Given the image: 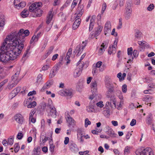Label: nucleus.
Masks as SVG:
<instances>
[{"label":"nucleus","mask_w":155,"mask_h":155,"mask_svg":"<svg viewBox=\"0 0 155 155\" xmlns=\"http://www.w3.org/2000/svg\"><path fill=\"white\" fill-rule=\"evenodd\" d=\"M29 34L28 30L21 29L8 35L0 47V61L6 63L15 60L24 48L25 37Z\"/></svg>","instance_id":"obj_1"},{"label":"nucleus","mask_w":155,"mask_h":155,"mask_svg":"<svg viewBox=\"0 0 155 155\" xmlns=\"http://www.w3.org/2000/svg\"><path fill=\"white\" fill-rule=\"evenodd\" d=\"M105 84L106 87L107 89V97L109 98L111 96V94L114 91V86L112 83L108 79H106L105 81Z\"/></svg>","instance_id":"obj_2"},{"label":"nucleus","mask_w":155,"mask_h":155,"mask_svg":"<svg viewBox=\"0 0 155 155\" xmlns=\"http://www.w3.org/2000/svg\"><path fill=\"white\" fill-rule=\"evenodd\" d=\"M135 153L136 155H153L151 149L149 147L143 149H138L135 151Z\"/></svg>","instance_id":"obj_3"},{"label":"nucleus","mask_w":155,"mask_h":155,"mask_svg":"<svg viewBox=\"0 0 155 155\" xmlns=\"http://www.w3.org/2000/svg\"><path fill=\"white\" fill-rule=\"evenodd\" d=\"M131 4L127 2L126 5L124 16L125 19L128 20L130 19L132 14V10L131 8Z\"/></svg>","instance_id":"obj_4"},{"label":"nucleus","mask_w":155,"mask_h":155,"mask_svg":"<svg viewBox=\"0 0 155 155\" xmlns=\"http://www.w3.org/2000/svg\"><path fill=\"white\" fill-rule=\"evenodd\" d=\"M91 91L92 94L90 95L89 98L91 100H93L94 98L96 99L97 95V84L96 81L92 82L91 84Z\"/></svg>","instance_id":"obj_5"},{"label":"nucleus","mask_w":155,"mask_h":155,"mask_svg":"<svg viewBox=\"0 0 155 155\" xmlns=\"http://www.w3.org/2000/svg\"><path fill=\"white\" fill-rule=\"evenodd\" d=\"M97 99V97H96ZM94 100H91V105L88 106L87 107V110L88 112H96V105H97V99L94 98Z\"/></svg>","instance_id":"obj_6"},{"label":"nucleus","mask_w":155,"mask_h":155,"mask_svg":"<svg viewBox=\"0 0 155 155\" xmlns=\"http://www.w3.org/2000/svg\"><path fill=\"white\" fill-rule=\"evenodd\" d=\"M109 41L108 40L104 41L101 46L98 52V54L99 55H102L105 50L108 46Z\"/></svg>","instance_id":"obj_7"},{"label":"nucleus","mask_w":155,"mask_h":155,"mask_svg":"<svg viewBox=\"0 0 155 155\" xmlns=\"http://www.w3.org/2000/svg\"><path fill=\"white\" fill-rule=\"evenodd\" d=\"M42 6L41 2H36L32 4L29 7V10L30 12H33L38 8H40Z\"/></svg>","instance_id":"obj_8"},{"label":"nucleus","mask_w":155,"mask_h":155,"mask_svg":"<svg viewBox=\"0 0 155 155\" xmlns=\"http://www.w3.org/2000/svg\"><path fill=\"white\" fill-rule=\"evenodd\" d=\"M81 0H80L77 9V16L76 18L80 17L83 13L84 10L83 9L84 6L81 4Z\"/></svg>","instance_id":"obj_9"},{"label":"nucleus","mask_w":155,"mask_h":155,"mask_svg":"<svg viewBox=\"0 0 155 155\" xmlns=\"http://www.w3.org/2000/svg\"><path fill=\"white\" fill-rule=\"evenodd\" d=\"M111 25L110 22L107 21L106 23L104 30V33L105 35H107V34L110 33L111 31Z\"/></svg>","instance_id":"obj_10"},{"label":"nucleus","mask_w":155,"mask_h":155,"mask_svg":"<svg viewBox=\"0 0 155 155\" xmlns=\"http://www.w3.org/2000/svg\"><path fill=\"white\" fill-rule=\"evenodd\" d=\"M14 118L16 121L20 124H22L24 120L23 116L19 114H16L14 116Z\"/></svg>","instance_id":"obj_11"},{"label":"nucleus","mask_w":155,"mask_h":155,"mask_svg":"<svg viewBox=\"0 0 155 155\" xmlns=\"http://www.w3.org/2000/svg\"><path fill=\"white\" fill-rule=\"evenodd\" d=\"M40 8H38L34 12L32 13L31 15L34 17H40L42 15V11Z\"/></svg>","instance_id":"obj_12"},{"label":"nucleus","mask_w":155,"mask_h":155,"mask_svg":"<svg viewBox=\"0 0 155 155\" xmlns=\"http://www.w3.org/2000/svg\"><path fill=\"white\" fill-rule=\"evenodd\" d=\"M106 133L110 137H116L118 136L115 133L114 130L110 127H108Z\"/></svg>","instance_id":"obj_13"},{"label":"nucleus","mask_w":155,"mask_h":155,"mask_svg":"<svg viewBox=\"0 0 155 155\" xmlns=\"http://www.w3.org/2000/svg\"><path fill=\"white\" fill-rule=\"evenodd\" d=\"M65 118L67 122L69 124V126L74 124V120L71 117L68 113L67 114V115L65 114Z\"/></svg>","instance_id":"obj_14"},{"label":"nucleus","mask_w":155,"mask_h":155,"mask_svg":"<svg viewBox=\"0 0 155 155\" xmlns=\"http://www.w3.org/2000/svg\"><path fill=\"white\" fill-rule=\"evenodd\" d=\"M53 11V8L51 9L47 15L46 18V23L48 24H49L53 18V15L52 14Z\"/></svg>","instance_id":"obj_15"},{"label":"nucleus","mask_w":155,"mask_h":155,"mask_svg":"<svg viewBox=\"0 0 155 155\" xmlns=\"http://www.w3.org/2000/svg\"><path fill=\"white\" fill-rule=\"evenodd\" d=\"M133 52V48L132 47L127 49V54L129 56V59L127 61V63H129V61L132 62L134 59V57L132 56Z\"/></svg>","instance_id":"obj_16"},{"label":"nucleus","mask_w":155,"mask_h":155,"mask_svg":"<svg viewBox=\"0 0 155 155\" xmlns=\"http://www.w3.org/2000/svg\"><path fill=\"white\" fill-rule=\"evenodd\" d=\"M77 18L72 25V28L74 30L77 28L81 23V19L79 18Z\"/></svg>","instance_id":"obj_17"},{"label":"nucleus","mask_w":155,"mask_h":155,"mask_svg":"<svg viewBox=\"0 0 155 155\" xmlns=\"http://www.w3.org/2000/svg\"><path fill=\"white\" fill-rule=\"evenodd\" d=\"M153 120V118L152 114L151 113H150L147 115V117L146 123L149 125L152 124Z\"/></svg>","instance_id":"obj_18"},{"label":"nucleus","mask_w":155,"mask_h":155,"mask_svg":"<svg viewBox=\"0 0 155 155\" xmlns=\"http://www.w3.org/2000/svg\"><path fill=\"white\" fill-rule=\"evenodd\" d=\"M20 74V71H17L15 74L12 76V80L15 82H17L18 83L19 81V79L18 78L19 75Z\"/></svg>","instance_id":"obj_19"},{"label":"nucleus","mask_w":155,"mask_h":155,"mask_svg":"<svg viewBox=\"0 0 155 155\" xmlns=\"http://www.w3.org/2000/svg\"><path fill=\"white\" fill-rule=\"evenodd\" d=\"M41 148L40 147L38 146L34 148L32 155H40L41 153Z\"/></svg>","instance_id":"obj_20"},{"label":"nucleus","mask_w":155,"mask_h":155,"mask_svg":"<svg viewBox=\"0 0 155 155\" xmlns=\"http://www.w3.org/2000/svg\"><path fill=\"white\" fill-rule=\"evenodd\" d=\"M94 38H95L96 39H97V30L95 28L91 33L89 36L90 39H92Z\"/></svg>","instance_id":"obj_21"},{"label":"nucleus","mask_w":155,"mask_h":155,"mask_svg":"<svg viewBox=\"0 0 155 155\" xmlns=\"http://www.w3.org/2000/svg\"><path fill=\"white\" fill-rule=\"evenodd\" d=\"M57 111L55 107L50 109V111L49 115L52 117H56V115Z\"/></svg>","instance_id":"obj_22"},{"label":"nucleus","mask_w":155,"mask_h":155,"mask_svg":"<svg viewBox=\"0 0 155 155\" xmlns=\"http://www.w3.org/2000/svg\"><path fill=\"white\" fill-rule=\"evenodd\" d=\"M76 50L77 51V56H79L81 53L84 49L82 47L80 44L77 46L76 48Z\"/></svg>","instance_id":"obj_23"},{"label":"nucleus","mask_w":155,"mask_h":155,"mask_svg":"<svg viewBox=\"0 0 155 155\" xmlns=\"http://www.w3.org/2000/svg\"><path fill=\"white\" fill-rule=\"evenodd\" d=\"M135 37L136 38L138 39H140L142 37V33L139 30H136L135 33Z\"/></svg>","instance_id":"obj_24"},{"label":"nucleus","mask_w":155,"mask_h":155,"mask_svg":"<svg viewBox=\"0 0 155 155\" xmlns=\"http://www.w3.org/2000/svg\"><path fill=\"white\" fill-rule=\"evenodd\" d=\"M61 92L65 96H70L72 94V92L69 89H65L62 91Z\"/></svg>","instance_id":"obj_25"},{"label":"nucleus","mask_w":155,"mask_h":155,"mask_svg":"<svg viewBox=\"0 0 155 155\" xmlns=\"http://www.w3.org/2000/svg\"><path fill=\"white\" fill-rule=\"evenodd\" d=\"M29 14V11L25 8L21 12V15L23 18H25L28 16Z\"/></svg>","instance_id":"obj_26"},{"label":"nucleus","mask_w":155,"mask_h":155,"mask_svg":"<svg viewBox=\"0 0 155 155\" xmlns=\"http://www.w3.org/2000/svg\"><path fill=\"white\" fill-rule=\"evenodd\" d=\"M5 17L3 15L0 16V27H3L5 25Z\"/></svg>","instance_id":"obj_27"},{"label":"nucleus","mask_w":155,"mask_h":155,"mask_svg":"<svg viewBox=\"0 0 155 155\" xmlns=\"http://www.w3.org/2000/svg\"><path fill=\"white\" fill-rule=\"evenodd\" d=\"M96 19V16L95 15L92 16L91 19V22L90 24V26L89 28V31H90L92 29V28H91V25L92 23H94L95 22V20Z\"/></svg>","instance_id":"obj_28"},{"label":"nucleus","mask_w":155,"mask_h":155,"mask_svg":"<svg viewBox=\"0 0 155 155\" xmlns=\"http://www.w3.org/2000/svg\"><path fill=\"white\" fill-rule=\"evenodd\" d=\"M116 94L121 101H123L124 97L120 91L117 90L116 91Z\"/></svg>","instance_id":"obj_29"},{"label":"nucleus","mask_w":155,"mask_h":155,"mask_svg":"<svg viewBox=\"0 0 155 155\" xmlns=\"http://www.w3.org/2000/svg\"><path fill=\"white\" fill-rule=\"evenodd\" d=\"M104 106V105L102 101H100L97 102V111H101L102 110L101 108L103 107Z\"/></svg>","instance_id":"obj_30"},{"label":"nucleus","mask_w":155,"mask_h":155,"mask_svg":"<svg viewBox=\"0 0 155 155\" xmlns=\"http://www.w3.org/2000/svg\"><path fill=\"white\" fill-rule=\"evenodd\" d=\"M57 71H56L55 69L53 68L51 70L49 74V78H52L54 77L55 76L56 73L57 72Z\"/></svg>","instance_id":"obj_31"},{"label":"nucleus","mask_w":155,"mask_h":155,"mask_svg":"<svg viewBox=\"0 0 155 155\" xmlns=\"http://www.w3.org/2000/svg\"><path fill=\"white\" fill-rule=\"evenodd\" d=\"M81 72V70H80V68L79 69H76L74 73V76L75 78H77L80 75Z\"/></svg>","instance_id":"obj_32"},{"label":"nucleus","mask_w":155,"mask_h":155,"mask_svg":"<svg viewBox=\"0 0 155 155\" xmlns=\"http://www.w3.org/2000/svg\"><path fill=\"white\" fill-rule=\"evenodd\" d=\"M21 87H16L12 91V94H15L14 96V97L21 90Z\"/></svg>","instance_id":"obj_33"},{"label":"nucleus","mask_w":155,"mask_h":155,"mask_svg":"<svg viewBox=\"0 0 155 155\" xmlns=\"http://www.w3.org/2000/svg\"><path fill=\"white\" fill-rule=\"evenodd\" d=\"M36 102L34 101L32 102H30L29 104L28 105L27 107L28 108H32L35 107L36 105Z\"/></svg>","instance_id":"obj_34"},{"label":"nucleus","mask_w":155,"mask_h":155,"mask_svg":"<svg viewBox=\"0 0 155 155\" xmlns=\"http://www.w3.org/2000/svg\"><path fill=\"white\" fill-rule=\"evenodd\" d=\"M48 103L47 104V106L50 109L54 107L52 101L50 99H48Z\"/></svg>","instance_id":"obj_35"},{"label":"nucleus","mask_w":155,"mask_h":155,"mask_svg":"<svg viewBox=\"0 0 155 155\" xmlns=\"http://www.w3.org/2000/svg\"><path fill=\"white\" fill-rule=\"evenodd\" d=\"M62 64L61 61H59L53 68L55 69L56 71H58Z\"/></svg>","instance_id":"obj_36"},{"label":"nucleus","mask_w":155,"mask_h":155,"mask_svg":"<svg viewBox=\"0 0 155 155\" xmlns=\"http://www.w3.org/2000/svg\"><path fill=\"white\" fill-rule=\"evenodd\" d=\"M112 50H111V46H110L108 50V53L110 54H114L116 53V49L114 48V49H112Z\"/></svg>","instance_id":"obj_37"},{"label":"nucleus","mask_w":155,"mask_h":155,"mask_svg":"<svg viewBox=\"0 0 155 155\" xmlns=\"http://www.w3.org/2000/svg\"><path fill=\"white\" fill-rule=\"evenodd\" d=\"M26 5V2H20L19 5L17 7V8L19 9L20 8H23Z\"/></svg>","instance_id":"obj_38"},{"label":"nucleus","mask_w":155,"mask_h":155,"mask_svg":"<svg viewBox=\"0 0 155 155\" xmlns=\"http://www.w3.org/2000/svg\"><path fill=\"white\" fill-rule=\"evenodd\" d=\"M114 104V107H116V104L115 103V102L113 100L110 101L109 102L107 101L106 103V104H105V107H107H107H108V106H110V104Z\"/></svg>","instance_id":"obj_39"},{"label":"nucleus","mask_w":155,"mask_h":155,"mask_svg":"<svg viewBox=\"0 0 155 155\" xmlns=\"http://www.w3.org/2000/svg\"><path fill=\"white\" fill-rule=\"evenodd\" d=\"M14 151L17 153L19 150L20 146L18 143H16L14 145Z\"/></svg>","instance_id":"obj_40"},{"label":"nucleus","mask_w":155,"mask_h":155,"mask_svg":"<svg viewBox=\"0 0 155 155\" xmlns=\"http://www.w3.org/2000/svg\"><path fill=\"white\" fill-rule=\"evenodd\" d=\"M124 101H120V102H118L117 104V109H120L122 107V105L123 104Z\"/></svg>","instance_id":"obj_41"},{"label":"nucleus","mask_w":155,"mask_h":155,"mask_svg":"<svg viewBox=\"0 0 155 155\" xmlns=\"http://www.w3.org/2000/svg\"><path fill=\"white\" fill-rule=\"evenodd\" d=\"M97 68V63L94 64L92 68V73L94 75V74H95Z\"/></svg>","instance_id":"obj_42"},{"label":"nucleus","mask_w":155,"mask_h":155,"mask_svg":"<svg viewBox=\"0 0 155 155\" xmlns=\"http://www.w3.org/2000/svg\"><path fill=\"white\" fill-rule=\"evenodd\" d=\"M107 110H104L103 114L105 116L108 117L110 115V111L107 108Z\"/></svg>","instance_id":"obj_43"},{"label":"nucleus","mask_w":155,"mask_h":155,"mask_svg":"<svg viewBox=\"0 0 155 155\" xmlns=\"http://www.w3.org/2000/svg\"><path fill=\"white\" fill-rule=\"evenodd\" d=\"M91 124V122L89 120L88 118H86L85 120V127H87L88 125Z\"/></svg>","instance_id":"obj_44"},{"label":"nucleus","mask_w":155,"mask_h":155,"mask_svg":"<svg viewBox=\"0 0 155 155\" xmlns=\"http://www.w3.org/2000/svg\"><path fill=\"white\" fill-rule=\"evenodd\" d=\"M14 142V138L12 137L11 138H8V144L12 145Z\"/></svg>","instance_id":"obj_45"},{"label":"nucleus","mask_w":155,"mask_h":155,"mask_svg":"<svg viewBox=\"0 0 155 155\" xmlns=\"http://www.w3.org/2000/svg\"><path fill=\"white\" fill-rule=\"evenodd\" d=\"M154 8V5L153 4H150L147 8V10L151 11H152Z\"/></svg>","instance_id":"obj_46"},{"label":"nucleus","mask_w":155,"mask_h":155,"mask_svg":"<svg viewBox=\"0 0 155 155\" xmlns=\"http://www.w3.org/2000/svg\"><path fill=\"white\" fill-rule=\"evenodd\" d=\"M42 75L41 74H39L38 76L36 82L37 83L40 82L42 79Z\"/></svg>","instance_id":"obj_47"},{"label":"nucleus","mask_w":155,"mask_h":155,"mask_svg":"<svg viewBox=\"0 0 155 155\" xmlns=\"http://www.w3.org/2000/svg\"><path fill=\"white\" fill-rule=\"evenodd\" d=\"M107 7L106 4L104 3L103 4L102 9L101 11V15H102L104 12Z\"/></svg>","instance_id":"obj_48"},{"label":"nucleus","mask_w":155,"mask_h":155,"mask_svg":"<svg viewBox=\"0 0 155 155\" xmlns=\"http://www.w3.org/2000/svg\"><path fill=\"white\" fill-rule=\"evenodd\" d=\"M122 91L123 93H126L127 91V86L124 84L122 86Z\"/></svg>","instance_id":"obj_49"},{"label":"nucleus","mask_w":155,"mask_h":155,"mask_svg":"<svg viewBox=\"0 0 155 155\" xmlns=\"http://www.w3.org/2000/svg\"><path fill=\"white\" fill-rule=\"evenodd\" d=\"M103 27L101 25H99L97 27V35L100 34L103 29Z\"/></svg>","instance_id":"obj_50"},{"label":"nucleus","mask_w":155,"mask_h":155,"mask_svg":"<svg viewBox=\"0 0 155 155\" xmlns=\"http://www.w3.org/2000/svg\"><path fill=\"white\" fill-rule=\"evenodd\" d=\"M87 40H86L82 42V44L81 45V47L83 49H84L85 48V46H86V45L87 43Z\"/></svg>","instance_id":"obj_51"},{"label":"nucleus","mask_w":155,"mask_h":155,"mask_svg":"<svg viewBox=\"0 0 155 155\" xmlns=\"http://www.w3.org/2000/svg\"><path fill=\"white\" fill-rule=\"evenodd\" d=\"M147 42L145 41H138V43L140 46H145V44L147 43Z\"/></svg>","instance_id":"obj_52"},{"label":"nucleus","mask_w":155,"mask_h":155,"mask_svg":"<svg viewBox=\"0 0 155 155\" xmlns=\"http://www.w3.org/2000/svg\"><path fill=\"white\" fill-rule=\"evenodd\" d=\"M18 84L17 82H15L14 83H12V84H10L8 87V89H11L13 87H14L17 84Z\"/></svg>","instance_id":"obj_53"},{"label":"nucleus","mask_w":155,"mask_h":155,"mask_svg":"<svg viewBox=\"0 0 155 155\" xmlns=\"http://www.w3.org/2000/svg\"><path fill=\"white\" fill-rule=\"evenodd\" d=\"M133 55L134 58H137L138 57V51L136 50H134L133 52Z\"/></svg>","instance_id":"obj_54"},{"label":"nucleus","mask_w":155,"mask_h":155,"mask_svg":"<svg viewBox=\"0 0 155 155\" xmlns=\"http://www.w3.org/2000/svg\"><path fill=\"white\" fill-rule=\"evenodd\" d=\"M55 147V146L53 144L50 145V150L51 152H54V149Z\"/></svg>","instance_id":"obj_55"},{"label":"nucleus","mask_w":155,"mask_h":155,"mask_svg":"<svg viewBox=\"0 0 155 155\" xmlns=\"http://www.w3.org/2000/svg\"><path fill=\"white\" fill-rule=\"evenodd\" d=\"M36 111L35 110H31V112L30 113L29 120H30L31 118L33 117V115L35 112Z\"/></svg>","instance_id":"obj_56"},{"label":"nucleus","mask_w":155,"mask_h":155,"mask_svg":"<svg viewBox=\"0 0 155 155\" xmlns=\"http://www.w3.org/2000/svg\"><path fill=\"white\" fill-rule=\"evenodd\" d=\"M20 0H15L14 2V5L16 6V8H17V7L19 5Z\"/></svg>","instance_id":"obj_57"},{"label":"nucleus","mask_w":155,"mask_h":155,"mask_svg":"<svg viewBox=\"0 0 155 155\" xmlns=\"http://www.w3.org/2000/svg\"><path fill=\"white\" fill-rule=\"evenodd\" d=\"M80 135H83V131L81 129H79L78 130V137H79V136Z\"/></svg>","instance_id":"obj_58"},{"label":"nucleus","mask_w":155,"mask_h":155,"mask_svg":"<svg viewBox=\"0 0 155 155\" xmlns=\"http://www.w3.org/2000/svg\"><path fill=\"white\" fill-rule=\"evenodd\" d=\"M136 120L133 119L130 123V125L131 126H133L136 124Z\"/></svg>","instance_id":"obj_59"},{"label":"nucleus","mask_w":155,"mask_h":155,"mask_svg":"<svg viewBox=\"0 0 155 155\" xmlns=\"http://www.w3.org/2000/svg\"><path fill=\"white\" fill-rule=\"evenodd\" d=\"M23 134L21 133H19L17 135V137L18 139L21 140L23 137Z\"/></svg>","instance_id":"obj_60"},{"label":"nucleus","mask_w":155,"mask_h":155,"mask_svg":"<svg viewBox=\"0 0 155 155\" xmlns=\"http://www.w3.org/2000/svg\"><path fill=\"white\" fill-rule=\"evenodd\" d=\"M130 147L128 146H127L125 148L124 150V153H129L130 152Z\"/></svg>","instance_id":"obj_61"},{"label":"nucleus","mask_w":155,"mask_h":155,"mask_svg":"<svg viewBox=\"0 0 155 155\" xmlns=\"http://www.w3.org/2000/svg\"><path fill=\"white\" fill-rule=\"evenodd\" d=\"M54 49V47L53 46L51 47L48 49V51L47 53V54L49 55L52 52Z\"/></svg>","instance_id":"obj_62"},{"label":"nucleus","mask_w":155,"mask_h":155,"mask_svg":"<svg viewBox=\"0 0 155 155\" xmlns=\"http://www.w3.org/2000/svg\"><path fill=\"white\" fill-rule=\"evenodd\" d=\"M36 94V92L35 91H30L28 93V96H32L33 94Z\"/></svg>","instance_id":"obj_63"},{"label":"nucleus","mask_w":155,"mask_h":155,"mask_svg":"<svg viewBox=\"0 0 155 155\" xmlns=\"http://www.w3.org/2000/svg\"><path fill=\"white\" fill-rule=\"evenodd\" d=\"M49 66L48 65H46L44 66L42 68V70L43 71H45L49 68Z\"/></svg>","instance_id":"obj_64"}]
</instances>
